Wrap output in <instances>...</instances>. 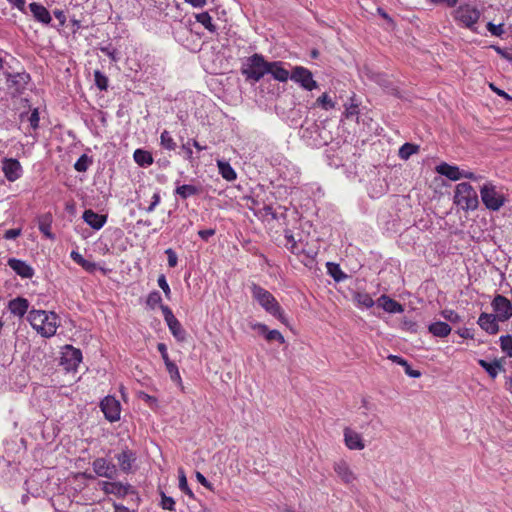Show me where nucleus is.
Instances as JSON below:
<instances>
[{"label":"nucleus","instance_id":"nucleus-19","mask_svg":"<svg viewBox=\"0 0 512 512\" xmlns=\"http://www.w3.org/2000/svg\"><path fill=\"white\" fill-rule=\"evenodd\" d=\"M9 88H13L16 92H21L28 83L30 76L27 73H6Z\"/></svg>","mask_w":512,"mask_h":512},{"label":"nucleus","instance_id":"nucleus-16","mask_svg":"<svg viewBox=\"0 0 512 512\" xmlns=\"http://www.w3.org/2000/svg\"><path fill=\"white\" fill-rule=\"evenodd\" d=\"M7 263L8 266L22 278H32L34 276V269L23 260L10 258Z\"/></svg>","mask_w":512,"mask_h":512},{"label":"nucleus","instance_id":"nucleus-32","mask_svg":"<svg viewBox=\"0 0 512 512\" xmlns=\"http://www.w3.org/2000/svg\"><path fill=\"white\" fill-rule=\"evenodd\" d=\"M167 326L172 333V335L178 340V341H184L186 337L185 330L182 328L181 323L178 321L177 318L167 322Z\"/></svg>","mask_w":512,"mask_h":512},{"label":"nucleus","instance_id":"nucleus-52","mask_svg":"<svg viewBox=\"0 0 512 512\" xmlns=\"http://www.w3.org/2000/svg\"><path fill=\"white\" fill-rule=\"evenodd\" d=\"M190 145H191L190 141H187L186 143L182 144L181 149H182V151L185 154V158L190 163H193L194 162V157H193V151H192Z\"/></svg>","mask_w":512,"mask_h":512},{"label":"nucleus","instance_id":"nucleus-5","mask_svg":"<svg viewBox=\"0 0 512 512\" xmlns=\"http://www.w3.org/2000/svg\"><path fill=\"white\" fill-rule=\"evenodd\" d=\"M268 63L261 54L255 53L243 61L241 73L247 80L258 82L264 75L268 74Z\"/></svg>","mask_w":512,"mask_h":512},{"label":"nucleus","instance_id":"nucleus-38","mask_svg":"<svg viewBox=\"0 0 512 512\" xmlns=\"http://www.w3.org/2000/svg\"><path fill=\"white\" fill-rule=\"evenodd\" d=\"M315 105L321 107L322 109L328 111L335 107V102L332 101V99L328 96L327 93H323L318 99L316 100Z\"/></svg>","mask_w":512,"mask_h":512},{"label":"nucleus","instance_id":"nucleus-7","mask_svg":"<svg viewBox=\"0 0 512 512\" xmlns=\"http://www.w3.org/2000/svg\"><path fill=\"white\" fill-rule=\"evenodd\" d=\"M436 171L451 181H458L462 178H467L472 181L478 182L483 179V176L476 175L471 171L460 169L458 166L450 165L446 162L439 164Z\"/></svg>","mask_w":512,"mask_h":512},{"label":"nucleus","instance_id":"nucleus-48","mask_svg":"<svg viewBox=\"0 0 512 512\" xmlns=\"http://www.w3.org/2000/svg\"><path fill=\"white\" fill-rule=\"evenodd\" d=\"M486 27L494 36L501 37L504 34L503 24L495 25L492 22H488Z\"/></svg>","mask_w":512,"mask_h":512},{"label":"nucleus","instance_id":"nucleus-25","mask_svg":"<svg viewBox=\"0 0 512 512\" xmlns=\"http://www.w3.org/2000/svg\"><path fill=\"white\" fill-rule=\"evenodd\" d=\"M451 327L448 323L436 321L428 326V331L435 337L444 338L451 333Z\"/></svg>","mask_w":512,"mask_h":512},{"label":"nucleus","instance_id":"nucleus-57","mask_svg":"<svg viewBox=\"0 0 512 512\" xmlns=\"http://www.w3.org/2000/svg\"><path fill=\"white\" fill-rule=\"evenodd\" d=\"M29 123L33 129H36L39 125V113L37 109L33 110L31 115L29 116Z\"/></svg>","mask_w":512,"mask_h":512},{"label":"nucleus","instance_id":"nucleus-24","mask_svg":"<svg viewBox=\"0 0 512 512\" xmlns=\"http://www.w3.org/2000/svg\"><path fill=\"white\" fill-rule=\"evenodd\" d=\"M116 459L120 466V469L124 472H129L132 468L133 463L136 460L135 453L129 449L123 450L121 453L116 455Z\"/></svg>","mask_w":512,"mask_h":512},{"label":"nucleus","instance_id":"nucleus-20","mask_svg":"<svg viewBox=\"0 0 512 512\" xmlns=\"http://www.w3.org/2000/svg\"><path fill=\"white\" fill-rule=\"evenodd\" d=\"M82 218L95 230L101 229L107 221V217L105 215L98 214L91 209L85 210Z\"/></svg>","mask_w":512,"mask_h":512},{"label":"nucleus","instance_id":"nucleus-9","mask_svg":"<svg viewBox=\"0 0 512 512\" xmlns=\"http://www.w3.org/2000/svg\"><path fill=\"white\" fill-rule=\"evenodd\" d=\"M498 321H507L512 317V303L502 295H496L491 303Z\"/></svg>","mask_w":512,"mask_h":512},{"label":"nucleus","instance_id":"nucleus-43","mask_svg":"<svg viewBox=\"0 0 512 512\" xmlns=\"http://www.w3.org/2000/svg\"><path fill=\"white\" fill-rule=\"evenodd\" d=\"M95 85L100 90H106L108 87V78L99 70L94 71Z\"/></svg>","mask_w":512,"mask_h":512},{"label":"nucleus","instance_id":"nucleus-12","mask_svg":"<svg viewBox=\"0 0 512 512\" xmlns=\"http://www.w3.org/2000/svg\"><path fill=\"white\" fill-rule=\"evenodd\" d=\"M92 467L94 472L100 477L113 479L117 475L116 465L109 462L105 458L95 459L92 463Z\"/></svg>","mask_w":512,"mask_h":512},{"label":"nucleus","instance_id":"nucleus-64","mask_svg":"<svg viewBox=\"0 0 512 512\" xmlns=\"http://www.w3.org/2000/svg\"><path fill=\"white\" fill-rule=\"evenodd\" d=\"M358 113V106L355 105V104H351L349 106L346 107V110H345V116L347 118L355 115Z\"/></svg>","mask_w":512,"mask_h":512},{"label":"nucleus","instance_id":"nucleus-56","mask_svg":"<svg viewBox=\"0 0 512 512\" xmlns=\"http://www.w3.org/2000/svg\"><path fill=\"white\" fill-rule=\"evenodd\" d=\"M161 310H162V313H163L166 323L176 318L174 316L172 310L168 306L161 305Z\"/></svg>","mask_w":512,"mask_h":512},{"label":"nucleus","instance_id":"nucleus-51","mask_svg":"<svg viewBox=\"0 0 512 512\" xmlns=\"http://www.w3.org/2000/svg\"><path fill=\"white\" fill-rule=\"evenodd\" d=\"M157 282H158L159 287L163 290V292H164L165 296H166L167 298H169V297H170V294H171V290H170V287H169V285H168V283H167V280H166L165 275L161 274V275L158 277Z\"/></svg>","mask_w":512,"mask_h":512},{"label":"nucleus","instance_id":"nucleus-63","mask_svg":"<svg viewBox=\"0 0 512 512\" xmlns=\"http://www.w3.org/2000/svg\"><path fill=\"white\" fill-rule=\"evenodd\" d=\"M404 368H405V373H406L408 376L412 377V378H418V377H420V376H421L420 371H418V370H413V369L411 368V366H410L408 363H407V365H405V366H404Z\"/></svg>","mask_w":512,"mask_h":512},{"label":"nucleus","instance_id":"nucleus-59","mask_svg":"<svg viewBox=\"0 0 512 512\" xmlns=\"http://www.w3.org/2000/svg\"><path fill=\"white\" fill-rule=\"evenodd\" d=\"M489 87L491 88L492 91H494L498 96H501L507 100H511L512 101V97L507 94L505 91L497 88L493 83H490L489 84Z\"/></svg>","mask_w":512,"mask_h":512},{"label":"nucleus","instance_id":"nucleus-23","mask_svg":"<svg viewBox=\"0 0 512 512\" xmlns=\"http://www.w3.org/2000/svg\"><path fill=\"white\" fill-rule=\"evenodd\" d=\"M29 308V302L27 299L22 297H17L13 300H10L8 303V309L9 311L17 316V317H23Z\"/></svg>","mask_w":512,"mask_h":512},{"label":"nucleus","instance_id":"nucleus-11","mask_svg":"<svg viewBox=\"0 0 512 512\" xmlns=\"http://www.w3.org/2000/svg\"><path fill=\"white\" fill-rule=\"evenodd\" d=\"M82 361V352L74 348L73 346L67 345L64 348L61 356V364L66 370H75Z\"/></svg>","mask_w":512,"mask_h":512},{"label":"nucleus","instance_id":"nucleus-46","mask_svg":"<svg viewBox=\"0 0 512 512\" xmlns=\"http://www.w3.org/2000/svg\"><path fill=\"white\" fill-rule=\"evenodd\" d=\"M162 298L158 291H152L149 293L147 297V305L151 308H155L157 305L161 304Z\"/></svg>","mask_w":512,"mask_h":512},{"label":"nucleus","instance_id":"nucleus-14","mask_svg":"<svg viewBox=\"0 0 512 512\" xmlns=\"http://www.w3.org/2000/svg\"><path fill=\"white\" fill-rule=\"evenodd\" d=\"M5 177L8 181L14 182L22 175V166L20 162L13 158H5L2 166Z\"/></svg>","mask_w":512,"mask_h":512},{"label":"nucleus","instance_id":"nucleus-36","mask_svg":"<svg viewBox=\"0 0 512 512\" xmlns=\"http://www.w3.org/2000/svg\"><path fill=\"white\" fill-rule=\"evenodd\" d=\"M165 366H166V370L167 372L169 373L170 375V378L173 382H176L178 384H182V379H181V376H180V373H179V369L177 367V365L169 360L168 362H165L164 363Z\"/></svg>","mask_w":512,"mask_h":512},{"label":"nucleus","instance_id":"nucleus-1","mask_svg":"<svg viewBox=\"0 0 512 512\" xmlns=\"http://www.w3.org/2000/svg\"><path fill=\"white\" fill-rule=\"evenodd\" d=\"M27 320L38 334L46 338L54 336L59 327V317L55 312L33 309L29 311Z\"/></svg>","mask_w":512,"mask_h":512},{"label":"nucleus","instance_id":"nucleus-60","mask_svg":"<svg viewBox=\"0 0 512 512\" xmlns=\"http://www.w3.org/2000/svg\"><path fill=\"white\" fill-rule=\"evenodd\" d=\"M196 479L198 480L199 483H201L204 487L208 488V489H212V485L211 483L205 478V476L200 473V472H196Z\"/></svg>","mask_w":512,"mask_h":512},{"label":"nucleus","instance_id":"nucleus-35","mask_svg":"<svg viewBox=\"0 0 512 512\" xmlns=\"http://www.w3.org/2000/svg\"><path fill=\"white\" fill-rule=\"evenodd\" d=\"M196 20L198 23L202 24L207 30L210 32L216 31V26L212 22V17L208 12H202L196 15Z\"/></svg>","mask_w":512,"mask_h":512},{"label":"nucleus","instance_id":"nucleus-22","mask_svg":"<svg viewBox=\"0 0 512 512\" xmlns=\"http://www.w3.org/2000/svg\"><path fill=\"white\" fill-rule=\"evenodd\" d=\"M30 11L38 22L49 24L52 21L49 11L41 4L32 2L29 4Z\"/></svg>","mask_w":512,"mask_h":512},{"label":"nucleus","instance_id":"nucleus-34","mask_svg":"<svg viewBox=\"0 0 512 512\" xmlns=\"http://www.w3.org/2000/svg\"><path fill=\"white\" fill-rule=\"evenodd\" d=\"M175 193L177 195H179L181 198L186 199L188 197L196 195L198 193V189L194 185L184 184V185L178 186L175 189Z\"/></svg>","mask_w":512,"mask_h":512},{"label":"nucleus","instance_id":"nucleus-8","mask_svg":"<svg viewBox=\"0 0 512 512\" xmlns=\"http://www.w3.org/2000/svg\"><path fill=\"white\" fill-rule=\"evenodd\" d=\"M291 80L298 83L303 89L308 91L318 88V83L313 79L312 72L302 66H296L293 68Z\"/></svg>","mask_w":512,"mask_h":512},{"label":"nucleus","instance_id":"nucleus-37","mask_svg":"<svg viewBox=\"0 0 512 512\" xmlns=\"http://www.w3.org/2000/svg\"><path fill=\"white\" fill-rule=\"evenodd\" d=\"M418 151V146L410 143L403 144L399 149V157L407 160L411 155Z\"/></svg>","mask_w":512,"mask_h":512},{"label":"nucleus","instance_id":"nucleus-62","mask_svg":"<svg viewBox=\"0 0 512 512\" xmlns=\"http://www.w3.org/2000/svg\"><path fill=\"white\" fill-rule=\"evenodd\" d=\"M20 234H21L20 229H9L5 232L4 237L6 239L11 240V239L17 238Z\"/></svg>","mask_w":512,"mask_h":512},{"label":"nucleus","instance_id":"nucleus-15","mask_svg":"<svg viewBox=\"0 0 512 512\" xmlns=\"http://www.w3.org/2000/svg\"><path fill=\"white\" fill-rule=\"evenodd\" d=\"M334 471L341 481L345 484H351L356 480V475L345 460L335 462Z\"/></svg>","mask_w":512,"mask_h":512},{"label":"nucleus","instance_id":"nucleus-30","mask_svg":"<svg viewBox=\"0 0 512 512\" xmlns=\"http://www.w3.org/2000/svg\"><path fill=\"white\" fill-rule=\"evenodd\" d=\"M217 167L221 176L227 181H234L237 178V174L232 166L223 160H217Z\"/></svg>","mask_w":512,"mask_h":512},{"label":"nucleus","instance_id":"nucleus-42","mask_svg":"<svg viewBox=\"0 0 512 512\" xmlns=\"http://www.w3.org/2000/svg\"><path fill=\"white\" fill-rule=\"evenodd\" d=\"M440 314L445 320H447L453 324H456V323H459L462 321L461 316L456 311H454L452 309H444L441 311Z\"/></svg>","mask_w":512,"mask_h":512},{"label":"nucleus","instance_id":"nucleus-28","mask_svg":"<svg viewBox=\"0 0 512 512\" xmlns=\"http://www.w3.org/2000/svg\"><path fill=\"white\" fill-rule=\"evenodd\" d=\"M70 257L89 273H93L97 269L96 263L86 260L78 251L73 250Z\"/></svg>","mask_w":512,"mask_h":512},{"label":"nucleus","instance_id":"nucleus-21","mask_svg":"<svg viewBox=\"0 0 512 512\" xmlns=\"http://www.w3.org/2000/svg\"><path fill=\"white\" fill-rule=\"evenodd\" d=\"M377 305L388 313H402L404 311L403 306L399 302L387 295H381L377 299Z\"/></svg>","mask_w":512,"mask_h":512},{"label":"nucleus","instance_id":"nucleus-17","mask_svg":"<svg viewBox=\"0 0 512 512\" xmlns=\"http://www.w3.org/2000/svg\"><path fill=\"white\" fill-rule=\"evenodd\" d=\"M498 319L493 314L481 313L478 318V325L488 334L494 335L499 331Z\"/></svg>","mask_w":512,"mask_h":512},{"label":"nucleus","instance_id":"nucleus-10","mask_svg":"<svg viewBox=\"0 0 512 512\" xmlns=\"http://www.w3.org/2000/svg\"><path fill=\"white\" fill-rule=\"evenodd\" d=\"M100 408L108 421L115 422L120 419L121 405L115 397L106 396L101 401Z\"/></svg>","mask_w":512,"mask_h":512},{"label":"nucleus","instance_id":"nucleus-44","mask_svg":"<svg viewBox=\"0 0 512 512\" xmlns=\"http://www.w3.org/2000/svg\"><path fill=\"white\" fill-rule=\"evenodd\" d=\"M356 300L359 305L365 307V308H371L374 305V300L369 294L363 293V294H357Z\"/></svg>","mask_w":512,"mask_h":512},{"label":"nucleus","instance_id":"nucleus-27","mask_svg":"<svg viewBox=\"0 0 512 512\" xmlns=\"http://www.w3.org/2000/svg\"><path fill=\"white\" fill-rule=\"evenodd\" d=\"M478 364L489 374L492 379H495L499 373L503 369V366L499 360H494L493 362H487L484 359H479Z\"/></svg>","mask_w":512,"mask_h":512},{"label":"nucleus","instance_id":"nucleus-58","mask_svg":"<svg viewBox=\"0 0 512 512\" xmlns=\"http://www.w3.org/2000/svg\"><path fill=\"white\" fill-rule=\"evenodd\" d=\"M157 349L160 352L161 357H162L164 363L168 362L170 360V358H169V355H168V352H167L166 345L164 343H158Z\"/></svg>","mask_w":512,"mask_h":512},{"label":"nucleus","instance_id":"nucleus-47","mask_svg":"<svg viewBox=\"0 0 512 512\" xmlns=\"http://www.w3.org/2000/svg\"><path fill=\"white\" fill-rule=\"evenodd\" d=\"M161 507L164 510L174 511L175 510V501H174V499L172 497L166 496L164 493H162Z\"/></svg>","mask_w":512,"mask_h":512},{"label":"nucleus","instance_id":"nucleus-45","mask_svg":"<svg viewBox=\"0 0 512 512\" xmlns=\"http://www.w3.org/2000/svg\"><path fill=\"white\" fill-rule=\"evenodd\" d=\"M328 270L330 275L336 280L341 281L345 278L344 273L340 270L339 266L333 263H328Z\"/></svg>","mask_w":512,"mask_h":512},{"label":"nucleus","instance_id":"nucleus-40","mask_svg":"<svg viewBox=\"0 0 512 512\" xmlns=\"http://www.w3.org/2000/svg\"><path fill=\"white\" fill-rule=\"evenodd\" d=\"M92 160L86 154L81 155L76 163L74 164V168L78 172H85L89 168Z\"/></svg>","mask_w":512,"mask_h":512},{"label":"nucleus","instance_id":"nucleus-61","mask_svg":"<svg viewBox=\"0 0 512 512\" xmlns=\"http://www.w3.org/2000/svg\"><path fill=\"white\" fill-rule=\"evenodd\" d=\"M214 234H215V230L214 229H205V230H200L198 232L199 237L202 238L205 241H207Z\"/></svg>","mask_w":512,"mask_h":512},{"label":"nucleus","instance_id":"nucleus-6","mask_svg":"<svg viewBox=\"0 0 512 512\" xmlns=\"http://www.w3.org/2000/svg\"><path fill=\"white\" fill-rule=\"evenodd\" d=\"M481 12L471 5H460L453 11L454 20L461 26L476 32L475 25L477 24Z\"/></svg>","mask_w":512,"mask_h":512},{"label":"nucleus","instance_id":"nucleus-33","mask_svg":"<svg viewBox=\"0 0 512 512\" xmlns=\"http://www.w3.org/2000/svg\"><path fill=\"white\" fill-rule=\"evenodd\" d=\"M160 145L162 148L169 151H174L177 146L170 132L167 130H164L160 135Z\"/></svg>","mask_w":512,"mask_h":512},{"label":"nucleus","instance_id":"nucleus-53","mask_svg":"<svg viewBox=\"0 0 512 512\" xmlns=\"http://www.w3.org/2000/svg\"><path fill=\"white\" fill-rule=\"evenodd\" d=\"M160 200H161V197H160V194L158 192H155L152 196V201L150 203V205L145 209L147 213H151L155 210V208L158 206V204L160 203Z\"/></svg>","mask_w":512,"mask_h":512},{"label":"nucleus","instance_id":"nucleus-31","mask_svg":"<svg viewBox=\"0 0 512 512\" xmlns=\"http://www.w3.org/2000/svg\"><path fill=\"white\" fill-rule=\"evenodd\" d=\"M134 161L141 167L149 166L153 163L152 154L143 149H136L133 153Z\"/></svg>","mask_w":512,"mask_h":512},{"label":"nucleus","instance_id":"nucleus-49","mask_svg":"<svg viewBox=\"0 0 512 512\" xmlns=\"http://www.w3.org/2000/svg\"><path fill=\"white\" fill-rule=\"evenodd\" d=\"M165 254L167 255L168 266L174 268L178 264V257L176 252L172 248H168L165 250Z\"/></svg>","mask_w":512,"mask_h":512},{"label":"nucleus","instance_id":"nucleus-13","mask_svg":"<svg viewBox=\"0 0 512 512\" xmlns=\"http://www.w3.org/2000/svg\"><path fill=\"white\" fill-rule=\"evenodd\" d=\"M344 442L350 450H363L365 448V442L362 435L356 430L346 427L343 431Z\"/></svg>","mask_w":512,"mask_h":512},{"label":"nucleus","instance_id":"nucleus-55","mask_svg":"<svg viewBox=\"0 0 512 512\" xmlns=\"http://www.w3.org/2000/svg\"><path fill=\"white\" fill-rule=\"evenodd\" d=\"M161 310H162V313H163L166 323L176 318L174 316L172 310L168 306L161 305Z\"/></svg>","mask_w":512,"mask_h":512},{"label":"nucleus","instance_id":"nucleus-2","mask_svg":"<svg viewBox=\"0 0 512 512\" xmlns=\"http://www.w3.org/2000/svg\"><path fill=\"white\" fill-rule=\"evenodd\" d=\"M480 196L486 209L494 212L499 211L508 200L502 187L492 181H487L480 187Z\"/></svg>","mask_w":512,"mask_h":512},{"label":"nucleus","instance_id":"nucleus-26","mask_svg":"<svg viewBox=\"0 0 512 512\" xmlns=\"http://www.w3.org/2000/svg\"><path fill=\"white\" fill-rule=\"evenodd\" d=\"M102 489L106 494L123 497L127 494L128 487L119 482H103Z\"/></svg>","mask_w":512,"mask_h":512},{"label":"nucleus","instance_id":"nucleus-4","mask_svg":"<svg viewBox=\"0 0 512 512\" xmlns=\"http://www.w3.org/2000/svg\"><path fill=\"white\" fill-rule=\"evenodd\" d=\"M453 202L464 211H474L479 206L477 192L467 182L455 186Z\"/></svg>","mask_w":512,"mask_h":512},{"label":"nucleus","instance_id":"nucleus-50","mask_svg":"<svg viewBox=\"0 0 512 512\" xmlns=\"http://www.w3.org/2000/svg\"><path fill=\"white\" fill-rule=\"evenodd\" d=\"M267 341H278L283 344L285 342L284 336L278 330H270L266 334Z\"/></svg>","mask_w":512,"mask_h":512},{"label":"nucleus","instance_id":"nucleus-39","mask_svg":"<svg viewBox=\"0 0 512 512\" xmlns=\"http://www.w3.org/2000/svg\"><path fill=\"white\" fill-rule=\"evenodd\" d=\"M179 488L182 492L188 495L190 498H194V493L188 486L186 475L183 469H179Z\"/></svg>","mask_w":512,"mask_h":512},{"label":"nucleus","instance_id":"nucleus-54","mask_svg":"<svg viewBox=\"0 0 512 512\" xmlns=\"http://www.w3.org/2000/svg\"><path fill=\"white\" fill-rule=\"evenodd\" d=\"M286 240H287V243H286L287 248L292 253L298 254L299 250L297 248V244H296V241H295L294 237L292 235H286Z\"/></svg>","mask_w":512,"mask_h":512},{"label":"nucleus","instance_id":"nucleus-41","mask_svg":"<svg viewBox=\"0 0 512 512\" xmlns=\"http://www.w3.org/2000/svg\"><path fill=\"white\" fill-rule=\"evenodd\" d=\"M500 347L507 356L512 357V336L502 335L500 337Z\"/></svg>","mask_w":512,"mask_h":512},{"label":"nucleus","instance_id":"nucleus-3","mask_svg":"<svg viewBox=\"0 0 512 512\" xmlns=\"http://www.w3.org/2000/svg\"><path fill=\"white\" fill-rule=\"evenodd\" d=\"M251 293L253 298L266 312L276 317L282 323L285 322L286 318L281 306L269 291L257 284H253L251 286Z\"/></svg>","mask_w":512,"mask_h":512},{"label":"nucleus","instance_id":"nucleus-29","mask_svg":"<svg viewBox=\"0 0 512 512\" xmlns=\"http://www.w3.org/2000/svg\"><path fill=\"white\" fill-rule=\"evenodd\" d=\"M52 216L51 214H44L39 218L38 228L47 238L53 240L55 235L51 232Z\"/></svg>","mask_w":512,"mask_h":512},{"label":"nucleus","instance_id":"nucleus-18","mask_svg":"<svg viewBox=\"0 0 512 512\" xmlns=\"http://www.w3.org/2000/svg\"><path fill=\"white\" fill-rule=\"evenodd\" d=\"M267 69L268 74H271L272 77L279 82H286L289 78L291 79V74L281 61L269 62Z\"/></svg>","mask_w":512,"mask_h":512}]
</instances>
